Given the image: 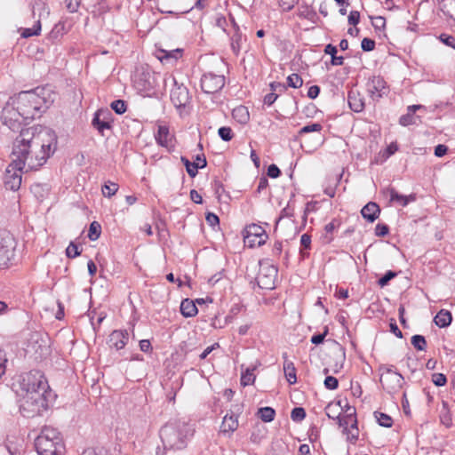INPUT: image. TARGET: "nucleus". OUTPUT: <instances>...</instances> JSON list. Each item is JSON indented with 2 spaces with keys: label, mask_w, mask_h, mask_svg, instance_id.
<instances>
[{
  "label": "nucleus",
  "mask_w": 455,
  "mask_h": 455,
  "mask_svg": "<svg viewBox=\"0 0 455 455\" xmlns=\"http://www.w3.org/2000/svg\"><path fill=\"white\" fill-rule=\"evenodd\" d=\"M57 148V135L48 127L33 126L21 130L12 143L16 165L37 170Z\"/></svg>",
  "instance_id": "f257e3e1"
},
{
  "label": "nucleus",
  "mask_w": 455,
  "mask_h": 455,
  "mask_svg": "<svg viewBox=\"0 0 455 455\" xmlns=\"http://www.w3.org/2000/svg\"><path fill=\"white\" fill-rule=\"evenodd\" d=\"M20 387L26 393L20 405V413L24 417L35 418L48 410L52 395L42 371L33 370L24 373Z\"/></svg>",
  "instance_id": "f03ea898"
},
{
  "label": "nucleus",
  "mask_w": 455,
  "mask_h": 455,
  "mask_svg": "<svg viewBox=\"0 0 455 455\" xmlns=\"http://www.w3.org/2000/svg\"><path fill=\"white\" fill-rule=\"evenodd\" d=\"M10 99L25 117L31 122L41 116L42 113L54 101V94L48 87H36L31 91L20 92Z\"/></svg>",
  "instance_id": "7ed1b4c3"
},
{
  "label": "nucleus",
  "mask_w": 455,
  "mask_h": 455,
  "mask_svg": "<svg viewBox=\"0 0 455 455\" xmlns=\"http://www.w3.org/2000/svg\"><path fill=\"white\" fill-rule=\"evenodd\" d=\"M194 434L192 426L181 419L167 422L159 431L163 451L157 447L156 455H165L166 451H179L187 446L188 437Z\"/></svg>",
  "instance_id": "20e7f679"
},
{
  "label": "nucleus",
  "mask_w": 455,
  "mask_h": 455,
  "mask_svg": "<svg viewBox=\"0 0 455 455\" xmlns=\"http://www.w3.org/2000/svg\"><path fill=\"white\" fill-rule=\"evenodd\" d=\"M38 455H64L65 446L57 428L45 426L35 440Z\"/></svg>",
  "instance_id": "39448f33"
},
{
  "label": "nucleus",
  "mask_w": 455,
  "mask_h": 455,
  "mask_svg": "<svg viewBox=\"0 0 455 455\" xmlns=\"http://www.w3.org/2000/svg\"><path fill=\"white\" fill-rule=\"evenodd\" d=\"M14 105L12 100L9 99L3 108L1 121L2 124L11 131L20 132L21 130H26L23 126L28 124L30 122Z\"/></svg>",
  "instance_id": "423d86ee"
},
{
  "label": "nucleus",
  "mask_w": 455,
  "mask_h": 455,
  "mask_svg": "<svg viewBox=\"0 0 455 455\" xmlns=\"http://www.w3.org/2000/svg\"><path fill=\"white\" fill-rule=\"evenodd\" d=\"M158 85L156 75L149 69L137 71L134 76V86L144 96H150Z\"/></svg>",
  "instance_id": "0eeeda50"
},
{
  "label": "nucleus",
  "mask_w": 455,
  "mask_h": 455,
  "mask_svg": "<svg viewBox=\"0 0 455 455\" xmlns=\"http://www.w3.org/2000/svg\"><path fill=\"white\" fill-rule=\"evenodd\" d=\"M244 244L249 247L261 246L267 238L268 235L265 229L257 224L248 225L243 231Z\"/></svg>",
  "instance_id": "6e6552de"
},
{
  "label": "nucleus",
  "mask_w": 455,
  "mask_h": 455,
  "mask_svg": "<svg viewBox=\"0 0 455 455\" xmlns=\"http://www.w3.org/2000/svg\"><path fill=\"white\" fill-rule=\"evenodd\" d=\"M12 163L6 168L4 183L6 189L17 191L21 185V172L26 166H18L15 162V156L11 154Z\"/></svg>",
  "instance_id": "1a4fd4ad"
},
{
  "label": "nucleus",
  "mask_w": 455,
  "mask_h": 455,
  "mask_svg": "<svg viewBox=\"0 0 455 455\" xmlns=\"http://www.w3.org/2000/svg\"><path fill=\"white\" fill-rule=\"evenodd\" d=\"M278 269L274 265L264 264L260 266L256 277L259 288L272 290L275 288Z\"/></svg>",
  "instance_id": "9d476101"
},
{
  "label": "nucleus",
  "mask_w": 455,
  "mask_h": 455,
  "mask_svg": "<svg viewBox=\"0 0 455 455\" xmlns=\"http://www.w3.org/2000/svg\"><path fill=\"white\" fill-rule=\"evenodd\" d=\"M191 97L188 89L183 85L179 84L174 81V86L171 91V100L174 107L180 111L182 116L188 106L190 104Z\"/></svg>",
  "instance_id": "9b49d317"
},
{
  "label": "nucleus",
  "mask_w": 455,
  "mask_h": 455,
  "mask_svg": "<svg viewBox=\"0 0 455 455\" xmlns=\"http://www.w3.org/2000/svg\"><path fill=\"white\" fill-rule=\"evenodd\" d=\"M226 78L223 75L212 72L204 73L201 77V88L204 93L212 94L220 92L225 85Z\"/></svg>",
  "instance_id": "f8f14e48"
},
{
  "label": "nucleus",
  "mask_w": 455,
  "mask_h": 455,
  "mask_svg": "<svg viewBox=\"0 0 455 455\" xmlns=\"http://www.w3.org/2000/svg\"><path fill=\"white\" fill-rule=\"evenodd\" d=\"M14 240L10 234L0 235V268L8 267L14 256Z\"/></svg>",
  "instance_id": "ddd939ff"
},
{
  "label": "nucleus",
  "mask_w": 455,
  "mask_h": 455,
  "mask_svg": "<svg viewBox=\"0 0 455 455\" xmlns=\"http://www.w3.org/2000/svg\"><path fill=\"white\" fill-rule=\"evenodd\" d=\"M111 113L108 110L99 109L95 112L92 124L103 136L104 131L111 128Z\"/></svg>",
  "instance_id": "4468645a"
},
{
  "label": "nucleus",
  "mask_w": 455,
  "mask_h": 455,
  "mask_svg": "<svg viewBox=\"0 0 455 455\" xmlns=\"http://www.w3.org/2000/svg\"><path fill=\"white\" fill-rule=\"evenodd\" d=\"M367 91L373 100H378L387 92L386 82L379 76H373L367 83Z\"/></svg>",
  "instance_id": "2eb2a0df"
},
{
  "label": "nucleus",
  "mask_w": 455,
  "mask_h": 455,
  "mask_svg": "<svg viewBox=\"0 0 455 455\" xmlns=\"http://www.w3.org/2000/svg\"><path fill=\"white\" fill-rule=\"evenodd\" d=\"M380 383L384 390L392 394L402 387L403 377L400 373H391L390 375L381 376Z\"/></svg>",
  "instance_id": "dca6fc26"
},
{
  "label": "nucleus",
  "mask_w": 455,
  "mask_h": 455,
  "mask_svg": "<svg viewBox=\"0 0 455 455\" xmlns=\"http://www.w3.org/2000/svg\"><path fill=\"white\" fill-rule=\"evenodd\" d=\"M156 143L164 148H169L174 147V136L170 132L167 125L159 124L157 132L155 133Z\"/></svg>",
  "instance_id": "f3484780"
},
{
  "label": "nucleus",
  "mask_w": 455,
  "mask_h": 455,
  "mask_svg": "<svg viewBox=\"0 0 455 455\" xmlns=\"http://www.w3.org/2000/svg\"><path fill=\"white\" fill-rule=\"evenodd\" d=\"M325 410L327 416L330 419H337L339 426L343 427V432L347 435V440L350 441L351 443H355L358 439V433L351 434V435H348V424L350 423L352 418H347V415L345 417H340L339 414H338L336 417L331 415V404H328Z\"/></svg>",
  "instance_id": "a211bd4d"
},
{
  "label": "nucleus",
  "mask_w": 455,
  "mask_h": 455,
  "mask_svg": "<svg viewBox=\"0 0 455 455\" xmlns=\"http://www.w3.org/2000/svg\"><path fill=\"white\" fill-rule=\"evenodd\" d=\"M129 339V333L126 330H116L108 337V344L111 347L120 350L124 347Z\"/></svg>",
  "instance_id": "6ab92c4d"
},
{
  "label": "nucleus",
  "mask_w": 455,
  "mask_h": 455,
  "mask_svg": "<svg viewBox=\"0 0 455 455\" xmlns=\"http://www.w3.org/2000/svg\"><path fill=\"white\" fill-rule=\"evenodd\" d=\"M379 213L380 208L374 202H369L361 210L363 218L371 223L374 222L379 218Z\"/></svg>",
  "instance_id": "aec40b11"
},
{
  "label": "nucleus",
  "mask_w": 455,
  "mask_h": 455,
  "mask_svg": "<svg viewBox=\"0 0 455 455\" xmlns=\"http://www.w3.org/2000/svg\"><path fill=\"white\" fill-rule=\"evenodd\" d=\"M387 191L390 196V201L395 202L403 207L407 206L411 202H414L416 200L415 194H411L409 196H403V195L399 194L392 187L387 188Z\"/></svg>",
  "instance_id": "412c9836"
},
{
  "label": "nucleus",
  "mask_w": 455,
  "mask_h": 455,
  "mask_svg": "<svg viewBox=\"0 0 455 455\" xmlns=\"http://www.w3.org/2000/svg\"><path fill=\"white\" fill-rule=\"evenodd\" d=\"M238 427V417L234 413L228 415L227 414L221 423L220 426V433L224 435H231L235 432Z\"/></svg>",
  "instance_id": "4be33fe9"
},
{
  "label": "nucleus",
  "mask_w": 455,
  "mask_h": 455,
  "mask_svg": "<svg viewBox=\"0 0 455 455\" xmlns=\"http://www.w3.org/2000/svg\"><path fill=\"white\" fill-rule=\"evenodd\" d=\"M347 102L352 111L359 113L364 108V101L358 92L351 90L347 95Z\"/></svg>",
  "instance_id": "5701e85b"
},
{
  "label": "nucleus",
  "mask_w": 455,
  "mask_h": 455,
  "mask_svg": "<svg viewBox=\"0 0 455 455\" xmlns=\"http://www.w3.org/2000/svg\"><path fill=\"white\" fill-rule=\"evenodd\" d=\"M284 375L289 384L293 385L297 382L296 368L291 361L288 360L287 353H283Z\"/></svg>",
  "instance_id": "b1692460"
},
{
  "label": "nucleus",
  "mask_w": 455,
  "mask_h": 455,
  "mask_svg": "<svg viewBox=\"0 0 455 455\" xmlns=\"http://www.w3.org/2000/svg\"><path fill=\"white\" fill-rule=\"evenodd\" d=\"M297 15L300 19H306L314 23H315L318 19L317 13L314 8L306 3H302L299 5Z\"/></svg>",
  "instance_id": "393cba45"
},
{
  "label": "nucleus",
  "mask_w": 455,
  "mask_h": 455,
  "mask_svg": "<svg viewBox=\"0 0 455 455\" xmlns=\"http://www.w3.org/2000/svg\"><path fill=\"white\" fill-rule=\"evenodd\" d=\"M180 160L182 164L185 165L188 174L191 178H195L196 176V174L198 173V169H203L207 165L206 158H203L202 164H200L199 163H191L186 156H181Z\"/></svg>",
  "instance_id": "a878e982"
},
{
  "label": "nucleus",
  "mask_w": 455,
  "mask_h": 455,
  "mask_svg": "<svg viewBox=\"0 0 455 455\" xmlns=\"http://www.w3.org/2000/svg\"><path fill=\"white\" fill-rule=\"evenodd\" d=\"M180 313L184 317H193L198 313L195 302L189 299H185L180 304Z\"/></svg>",
  "instance_id": "bb28decb"
},
{
  "label": "nucleus",
  "mask_w": 455,
  "mask_h": 455,
  "mask_svg": "<svg viewBox=\"0 0 455 455\" xmlns=\"http://www.w3.org/2000/svg\"><path fill=\"white\" fill-rule=\"evenodd\" d=\"M452 321L451 313L445 309H441L434 318L435 323L440 328L448 327Z\"/></svg>",
  "instance_id": "cd10ccee"
},
{
  "label": "nucleus",
  "mask_w": 455,
  "mask_h": 455,
  "mask_svg": "<svg viewBox=\"0 0 455 455\" xmlns=\"http://www.w3.org/2000/svg\"><path fill=\"white\" fill-rule=\"evenodd\" d=\"M232 116L239 124H246L250 119L248 108L244 106H238L232 111Z\"/></svg>",
  "instance_id": "c85d7f7f"
},
{
  "label": "nucleus",
  "mask_w": 455,
  "mask_h": 455,
  "mask_svg": "<svg viewBox=\"0 0 455 455\" xmlns=\"http://www.w3.org/2000/svg\"><path fill=\"white\" fill-rule=\"evenodd\" d=\"M234 22L235 33L231 36V48L235 55H238L241 50L242 44V33L239 29V27Z\"/></svg>",
  "instance_id": "c756f323"
},
{
  "label": "nucleus",
  "mask_w": 455,
  "mask_h": 455,
  "mask_svg": "<svg viewBox=\"0 0 455 455\" xmlns=\"http://www.w3.org/2000/svg\"><path fill=\"white\" fill-rule=\"evenodd\" d=\"M258 415L264 422H271L275 419V411L272 407H262L259 409Z\"/></svg>",
  "instance_id": "7c9ffc66"
},
{
  "label": "nucleus",
  "mask_w": 455,
  "mask_h": 455,
  "mask_svg": "<svg viewBox=\"0 0 455 455\" xmlns=\"http://www.w3.org/2000/svg\"><path fill=\"white\" fill-rule=\"evenodd\" d=\"M411 345L418 351H426L427 343L423 335L415 334L411 339Z\"/></svg>",
  "instance_id": "2f4dec72"
},
{
  "label": "nucleus",
  "mask_w": 455,
  "mask_h": 455,
  "mask_svg": "<svg viewBox=\"0 0 455 455\" xmlns=\"http://www.w3.org/2000/svg\"><path fill=\"white\" fill-rule=\"evenodd\" d=\"M42 29L41 21L38 20L32 28H26L21 32L23 38H28L34 36H39Z\"/></svg>",
  "instance_id": "473e14b6"
},
{
  "label": "nucleus",
  "mask_w": 455,
  "mask_h": 455,
  "mask_svg": "<svg viewBox=\"0 0 455 455\" xmlns=\"http://www.w3.org/2000/svg\"><path fill=\"white\" fill-rule=\"evenodd\" d=\"M375 419H377L378 423L384 427H391L393 425V419L392 418L384 412L375 411L374 412Z\"/></svg>",
  "instance_id": "72a5a7b5"
},
{
  "label": "nucleus",
  "mask_w": 455,
  "mask_h": 455,
  "mask_svg": "<svg viewBox=\"0 0 455 455\" xmlns=\"http://www.w3.org/2000/svg\"><path fill=\"white\" fill-rule=\"evenodd\" d=\"M118 188L119 186L117 183L108 180L102 186L101 191L104 196L109 198L117 192Z\"/></svg>",
  "instance_id": "f704fd0d"
},
{
  "label": "nucleus",
  "mask_w": 455,
  "mask_h": 455,
  "mask_svg": "<svg viewBox=\"0 0 455 455\" xmlns=\"http://www.w3.org/2000/svg\"><path fill=\"white\" fill-rule=\"evenodd\" d=\"M101 234V226L98 221H92L90 224L88 231V238L91 241H96Z\"/></svg>",
  "instance_id": "c9c22d12"
},
{
  "label": "nucleus",
  "mask_w": 455,
  "mask_h": 455,
  "mask_svg": "<svg viewBox=\"0 0 455 455\" xmlns=\"http://www.w3.org/2000/svg\"><path fill=\"white\" fill-rule=\"evenodd\" d=\"M255 368H248L246 369L245 372H243L242 373V377H241V385L245 387V386H249V385H251L254 383L255 381V375L253 373Z\"/></svg>",
  "instance_id": "e433bc0d"
},
{
  "label": "nucleus",
  "mask_w": 455,
  "mask_h": 455,
  "mask_svg": "<svg viewBox=\"0 0 455 455\" xmlns=\"http://www.w3.org/2000/svg\"><path fill=\"white\" fill-rule=\"evenodd\" d=\"M303 84V80L301 78V76L296 73H293L291 75H290L288 77H287V86L289 87H291V88H300Z\"/></svg>",
  "instance_id": "4c0bfd02"
},
{
  "label": "nucleus",
  "mask_w": 455,
  "mask_h": 455,
  "mask_svg": "<svg viewBox=\"0 0 455 455\" xmlns=\"http://www.w3.org/2000/svg\"><path fill=\"white\" fill-rule=\"evenodd\" d=\"M419 117L416 115H413V113H410L407 111L405 115H403L399 118V124L403 126H408L411 124H416L417 119Z\"/></svg>",
  "instance_id": "58836bf2"
},
{
  "label": "nucleus",
  "mask_w": 455,
  "mask_h": 455,
  "mask_svg": "<svg viewBox=\"0 0 455 455\" xmlns=\"http://www.w3.org/2000/svg\"><path fill=\"white\" fill-rule=\"evenodd\" d=\"M110 107L117 115H123L127 110V104L123 100H116L112 101Z\"/></svg>",
  "instance_id": "ea45409f"
},
{
  "label": "nucleus",
  "mask_w": 455,
  "mask_h": 455,
  "mask_svg": "<svg viewBox=\"0 0 455 455\" xmlns=\"http://www.w3.org/2000/svg\"><path fill=\"white\" fill-rule=\"evenodd\" d=\"M322 130H323V125L319 123H315V124H311L303 126L299 131V135L301 136L303 134L309 133V132H320Z\"/></svg>",
  "instance_id": "a19ab883"
},
{
  "label": "nucleus",
  "mask_w": 455,
  "mask_h": 455,
  "mask_svg": "<svg viewBox=\"0 0 455 455\" xmlns=\"http://www.w3.org/2000/svg\"><path fill=\"white\" fill-rule=\"evenodd\" d=\"M307 416L306 411L303 407H295L291 412V419L294 422L302 421Z\"/></svg>",
  "instance_id": "79ce46f5"
},
{
  "label": "nucleus",
  "mask_w": 455,
  "mask_h": 455,
  "mask_svg": "<svg viewBox=\"0 0 455 455\" xmlns=\"http://www.w3.org/2000/svg\"><path fill=\"white\" fill-rule=\"evenodd\" d=\"M218 134L220 138L224 141H230L234 137V132L228 126H222L219 128Z\"/></svg>",
  "instance_id": "37998d69"
},
{
  "label": "nucleus",
  "mask_w": 455,
  "mask_h": 455,
  "mask_svg": "<svg viewBox=\"0 0 455 455\" xmlns=\"http://www.w3.org/2000/svg\"><path fill=\"white\" fill-rule=\"evenodd\" d=\"M396 275H397V274L395 272H394L392 270H388L378 280V284L380 287H384V286L387 285L389 281L394 279Z\"/></svg>",
  "instance_id": "c03bdc74"
},
{
  "label": "nucleus",
  "mask_w": 455,
  "mask_h": 455,
  "mask_svg": "<svg viewBox=\"0 0 455 455\" xmlns=\"http://www.w3.org/2000/svg\"><path fill=\"white\" fill-rule=\"evenodd\" d=\"M161 52L163 53V55H160L158 57L161 61H163L164 60H168L170 58L178 60V58L181 56V50H180V49H176V50H173L171 52L161 50Z\"/></svg>",
  "instance_id": "a18cd8bd"
},
{
  "label": "nucleus",
  "mask_w": 455,
  "mask_h": 455,
  "mask_svg": "<svg viewBox=\"0 0 455 455\" xmlns=\"http://www.w3.org/2000/svg\"><path fill=\"white\" fill-rule=\"evenodd\" d=\"M328 333H329V328H328V326H325L323 329V331L322 333H317V334L313 335L311 337L310 341L314 345H316V346L320 345L324 341V339L328 335Z\"/></svg>",
  "instance_id": "49530a36"
},
{
  "label": "nucleus",
  "mask_w": 455,
  "mask_h": 455,
  "mask_svg": "<svg viewBox=\"0 0 455 455\" xmlns=\"http://www.w3.org/2000/svg\"><path fill=\"white\" fill-rule=\"evenodd\" d=\"M81 254V251L78 248V245L71 242L69 245L66 249V255L68 258L74 259Z\"/></svg>",
  "instance_id": "de8ad7c7"
},
{
  "label": "nucleus",
  "mask_w": 455,
  "mask_h": 455,
  "mask_svg": "<svg viewBox=\"0 0 455 455\" xmlns=\"http://www.w3.org/2000/svg\"><path fill=\"white\" fill-rule=\"evenodd\" d=\"M376 43L373 39L364 37L361 42V48L363 52H371L375 49Z\"/></svg>",
  "instance_id": "09e8293b"
},
{
  "label": "nucleus",
  "mask_w": 455,
  "mask_h": 455,
  "mask_svg": "<svg viewBox=\"0 0 455 455\" xmlns=\"http://www.w3.org/2000/svg\"><path fill=\"white\" fill-rule=\"evenodd\" d=\"M444 13L455 20V0H448V2L444 4Z\"/></svg>",
  "instance_id": "8fccbe9b"
},
{
  "label": "nucleus",
  "mask_w": 455,
  "mask_h": 455,
  "mask_svg": "<svg viewBox=\"0 0 455 455\" xmlns=\"http://www.w3.org/2000/svg\"><path fill=\"white\" fill-rule=\"evenodd\" d=\"M324 387L329 390H335L339 387V380L333 376H327L324 379Z\"/></svg>",
  "instance_id": "3c124183"
},
{
  "label": "nucleus",
  "mask_w": 455,
  "mask_h": 455,
  "mask_svg": "<svg viewBox=\"0 0 455 455\" xmlns=\"http://www.w3.org/2000/svg\"><path fill=\"white\" fill-rule=\"evenodd\" d=\"M279 6L284 12H290L295 4H299V0H278Z\"/></svg>",
  "instance_id": "603ef678"
},
{
  "label": "nucleus",
  "mask_w": 455,
  "mask_h": 455,
  "mask_svg": "<svg viewBox=\"0 0 455 455\" xmlns=\"http://www.w3.org/2000/svg\"><path fill=\"white\" fill-rule=\"evenodd\" d=\"M432 381L436 387H443L447 383V378L443 373H434Z\"/></svg>",
  "instance_id": "864d4df0"
},
{
  "label": "nucleus",
  "mask_w": 455,
  "mask_h": 455,
  "mask_svg": "<svg viewBox=\"0 0 455 455\" xmlns=\"http://www.w3.org/2000/svg\"><path fill=\"white\" fill-rule=\"evenodd\" d=\"M80 4L81 0H65L66 8L70 13L76 12L78 11Z\"/></svg>",
  "instance_id": "5fc2aeb1"
},
{
  "label": "nucleus",
  "mask_w": 455,
  "mask_h": 455,
  "mask_svg": "<svg viewBox=\"0 0 455 455\" xmlns=\"http://www.w3.org/2000/svg\"><path fill=\"white\" fill-rule=\"evenodd\" d=\"M389 233V227L387 224L379 223L375 227V235L377 236H386Z\"/></svg>",
  "instance_id": "6e6d98bb"
},
{
  "label": "nucleus",
  "mask_w": 455,
  "mask_h": 455,
  "mask_svg": "<svg viewBox=\"0 0 455 455\" xmlns=\"http://www.w3.org/2000/svg\"><path fill=\"white\" fill-rule=\"evenodd\" d=\"M440 40L447 46H450L455 49V37L453 36L442 34L440 36Z\"/></svg>",
  "instance_id": "4d7b16f0"
},
{
  "label": "nucleus",
  "mask_w": 455,
  "mask_h": 455,
  "mask_svg": "<svg viewBox=\"0 0 455 455\" xmlns=\"http://www.w3.org/2000/svg\"><path fill=\"white\" fill-rule=\"evenodd\" d=\"M267 176L273 179H276L281 175V171L277 165L272 164L267 167Z\"/></svg>",
  "instance_id": "13d9d810"
},
{
  "label": "nucleus",
  "mask_w": 455,
  "mask_h": 455,
  "mask_svg": "<svg viewBox=\"0 0 455 455\" xmlns=\"http://www.w3.org/2000/svg\"><path fill=\"white\" fill-rule=\"evenodd\" d=\"M205 220L212 227H215L220 224V218L213 212H208L205 216Z\"/></svg>",
  "instance_id": "bf43d9fd"
},
{
  "label": "nucleus",
  "mask_w": 455,
  "mask_h": 455,
  "mask_svg": "<svg viewBox=\"0 0 455 455\" xmlns=\"http://www.w3.org/2000/svg\"><path fill=\"white\" fill-rule=\"evenodd\" d=\"M390 331L395 335V337L402 339L403 337V332L398 328L396 322L394 318L389 323Z\"/></svg>",
  "instance_id": "052dcab7"
},
{
  "label": "nucleus",
  "mask_w": 455,
  "mask_h": 455,
  "mask_svg": "<svg viewBox=\"0 0 455 455\" xmlns=\"http://www.w3.org/2000/svg\"><path fill=\"white\" fill-rule=\"evenodd\" d=\"M30 189H31V192L37 198H40V197L44 196V188L43 185H41V184H34V185L31 186Z\"/></svg>",
  "instance_id": "680f3d73"
},
{
  "label": "nucleus",
  "mask_w": 455,
  "mask_h": 455,
  "mask_svg": "<svg viewBox=\"0 0 455 455\" xmlns=\"http://www.w3.org/2000/svg\"><path fill=\"white\" fill-rule=\"evenodd\" d=\"M360 21V12L358 11H351L348 15V23L356 26Z\"/></svg>",
  "instance_id": "e2e57ef3"
},
{
  "label": "nucleus",
  "mask_w": 455,
  "mask_h": 455,
  "mask_svg": "<svg viewBox=\"0 0 455 455\" xmlns=\"http://www.w3.org/2000/svg\"><path fill=\"white\" fill-rule=\"evenodd\" d=\"M447 151H448V147L446 145H443V144H438L435 148V156H437V157H443V156H445L447 154Z\"/></svg>",
  "instance_id": "0e129e2a"
},
{
  "label": "nucleus",
  "mask_w": 455,
  "mask_h": 455,
  "mask_svg": "<svg viewBox=\"0 0 455 455\" xmlns=\"http://www.w3.org/2000/svg\"><path fill=\"white\" fill-rule=\"evenodd\" d=\"M339 225V220H338L337 219H333L330 223L325 225L324 230L327 234H331Z\"/></svg>",
  "instance_id": "69168bd1"
},
{
  "label": "nucleus",
  "mask_w": 455,
  "mask_h": 455,
  "mask_svg": "<svg viewBox=\"0 0 455 455\" xmlns=\"http://www.w3.org/2000/svg\"><path fill=\"white\" fill-rule=\"evenodd\" d=\"M300 244L304 249H310L311 246V235L308 234H303L300 237Z\"/></svg>",
  "instance_id": "338daca9"
},
{
  "label": "nucleus",
  "mask_w": 455,
  "mask_h": 455,
  "mask_svg": "<svg viewBox=\"0 0 455 455\" xmlns=\"http://www.w3.org/2000/svg\"><path fill=\"white\" fill-rule=\"evenodd\" d=\"M278 98V94L275 92H272L270 93H267L265 97H264V103L268 105V106H271Z\"/></svg>",
  "instance_id": "774afa93"
}]
</instances>
